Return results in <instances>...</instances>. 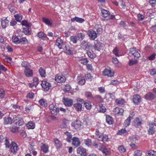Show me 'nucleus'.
Here are the masks:
<instances>
[{"label":"nucleus","instance_id":"f257e3e1","mask_svg":"<svg viewBox=\"0 0 156 156\" xmlns=\"http://www.w3.org/2000/svg\"><path fill=\"white\" fill-rule=\"evenodd\" d=\"M49 107V109L52 114L54 115L57 114L59 111V110L55 103H53L50 104Z\"/></svg>","mask_w":156,"mask_h":156},{"label":"nucleus","instance_id":"f03ea898","mask_svg":"<svg viewBox=\"0 0 156 156\" xmlns=\"http://www.w3.org/2000/svg\"><path fill=\"white\" fill-rule=\"evenodd\" d=\"M10 147L11 152L14 154H16L19 149L17 144L14 142H12L10 145Z\"/></svg>","mask_w":156,"mask_h":156},{"label":"nucleus","instance_id":"7ed1b4c3","mask_svg":"<svg viewBox=\"0 0 156 156\" xmlns=\"http://www.w3.org/2000/svg\"><path fill=\"white\" fill-rule=\"evenodd\" d=\"M149 129L148 130V133L150 134H153L154 133L155 128L156 126V119H154V123L149 124Z\"/></svg>","mask_w":156,"mask_h":156},{"label":"nucleus","instance_id":"20e7f679","mask_svg":"<svg viewBox=\"0 0 156 156\" xmlns=\"http://www.w3.org/2000/svg\"><path fill=\"white\" fill-rule=\"evenodd\" d=\"M130 53L133 55L134 58H138L140 56V54L138 50L135 48H132L130 49Z\"/></svg>","mask_w":156,"mask_h":156},{"label":"nucleus","instance_id":"39448f33","mask_svg":"<svg viewBox=\"0 0 156 156\" xmlns=\"http://www.w3.org/2000/svg\"><path fill=\"white\" fill-rule=\"evenodd\" d=\"M13 122L16 126H21L24 124L23 121L20 118L16 117L14 119Z\"/></svg>","mask_w":156,"mask_h":156},{"label":"nucleus","instance_id":"423d86ee","mask_svg":"<svg viewBox=\"0 0 156 156\" xmlns=\"http://www.w3.org/2000/svg\"><path fill=\"white\" fill-rule=\"evenodd\" d=\"M101 12L102 14V16L104 17H106L108 16L109 19H112L114 18V16L111 15L109 11L105 9H103L101 10Z\"/></svg>","mask_w":156,"mask_h":156},{"label":"nucleus","instance_id":"0eeeda50","mask_svg":"<svg viewBox=\"0 0 156 156\" xmlns=\"http://www.w3.org/2000/svg\"><path fill=\"white\" fill-rule=\"evenodd\" d=\"M103 74L105 76H107L109 77H112L114 75V72L112 71L110 68L105 69L103 71Z\"/></svg>","mask_w":156,"mask_h":156},{"label":"nucleus","instance_id":"6e6552de","mask_svg":"<svg viewBox=\"0 0 156 156\" xmlns=\"http://www.w3.org/2000/svg\"><path fill=\"white\" fill-rule=\"evenodd\" d=\"M72 126L76 130H80L82 126V123L79 120H76L72 124Z\"/></svg>","mask_w":156,"mask_h":156},{"label":"nucleus","instance_id":"1a4fd4ad","mask_svg":"<svg viewBox=\"0 0 156 156\" xmlns=\"http://www.w3.org/2000/svg\"><path fill=\"white\" fill-rule=\"evenodd\" d=\"M41 85L44 90L45 91H48L51 87L50 84L45 81H43Z\"/></svg>","mask_w":156,"mask_h":156},{"label":"nucleus","instance_id":"9d476101","mask_svg":"<svg viewBox=\"0 0 156 156\" xmlns=\"http://www.w3.org/2000/svg\"><path fill=\"white\" fill-rule=\"evenodd\" d=\"M55 80L59 83H62L65 82L66 80L65 77L63 76H59L57 75L55 77Z\"/></svg>","mask_w":156,"mask_h":156},{"label":"nucleus","instance_id":"9b49d317","mask_svg":"<svg viewBox=\"0 0 156 156\" xmlns=\"http://www.w3.org/2000/svg\"><path fill=\"white\" fill-rule=\"evenodd\" d=\"M87 34L89 37L93 40H94L97 37L96 32L92 30H89Z\"/></svg>","mask_w":156,"mask_h":156},{"label":"nucleus","instance_id":"f8f14e48","mask_svg":"<svg viewBox=\"0 0 156 156\" xmlns=\"http://www.w3.org/2000/svg\"><path fill=\"white\" fill-rule=\"evenodd\" d=\"M94 44V47L95 50L99 51L103 49V44L102 43L98 41H96Z\"/></svg>","mask_w":156,"mask_h":156},{"label":"nucleus","instance_id":"ddd939ff","mask_svg":"<svg viewBox=\"0 0 156 156\" xmlns=\"http://www.w3.org/2000/svg\"><path fill=\"white\" fill-rule=\"evenodd\" d=\"M24 73L27 77H32L33 76V71L30 68L25 69Z\"/></svg>","mask_w":156,"mask_h":156},{"label":"nucleus","instance_id":"4468645a","mask_svg":"<svg viewBox=\"0 0 156 156\" xmlns=\"http://www.w3.org/2000/svg\"><path fill=\"white\" fill-rule=\"evenodd\" d=\"M77 153L79 154L81 156H86L87 155L86 150L82 147H78L77 150Z\"/></svg>","mask_w":156,"mask_h":156},{"label":"nucleus","instance_id":"2eb2a0df","mask_svg":"<svg viewBox=\"0 0 156 156\" xmlns=\"http://www.w3.org/2000/svg\"><path fill=\"white\" fill-rule=\"evenodd\" d=\"M63 103L66 106L69 107L73 104V101L72 99L68 98L63 99Z\"/></svg>","mask_w":156,"mask_h":156},{"label":"nucleus","instance_id":"dca6fc26","mask_svg":"<svg viewBox=\"0 0 156 156\" xmlns=\"http://www.w3.org/2000/svg\"><path fill=\"white\" fill-rule=\"evenodd\" d=\"M99 150L101 151L105 155H107L110 154L109 150L105 146L103 145H101L99 148Z\"/></svg>","mask_w":156,"mask_h":156},{"label":"nucleus","instance_id":"f3484780","mask_svg":"<svg viewBox=\"0 0 156 156\" xmlns=\"http://www.w3.org/2000/svg\"><path fill=\"white\" fill-rule=\"evenodd\" d=\"M133 99V102L136 104H138L141 101L140 97L138 95L134 96Z\"/></svg>","mask_w":156,"mask_h":156},{"label":"nucleus","instance_id":"a211bd4d","mask_svg":"<svg viewBox=\"0 0 156 156\" xmlns=\"http://www.w3.org/2000/svg\"><path fill=\"white\" fill-rule=\"evenodd\" d=\"M43 22L48 26H51L52 25V22L51 19L43 17Z\"/></svg>","mask_w":156,"mask_h":156},{"label":"nucleus","instance_id":"6ab92c4d","mask_svg":"<svg viewBox=\"0 0 156 156\" xmlns=\"http://www.w3.org/2000/svg\"><path fill=\"white\" fill-rule=\"evenodd\" d=\"M98 139L100 141L103 142L104 143L108 141V138L107 136H104L103 135L99 136L98 138Z\"/></svg>","mask_w":156,"mask_h":156},{"label":"nucleus","instance_id":"aec40b11","mask_svg":"<svg viewBox=\"0 0 156 156\" xmlns=\"http://www.w3.org/2000/svg\"><path fill=\"white\" fill-rule=\"evenodd\" d=\"M56 44L58 46L59 49L62 48V46L63 45V41L60 38H58L56 41Z\"/></svg>","mask_w":156,"mask_h":156},{"label":"nucleus","instance_id":"412c9836","mask_svg":"<svg viewBox=\"0 0 156 156\" xmlns=\"http://www.w3.org/2000/svg\"><path fill=\"white\" fill-rule=\"evenodd\" d=\"M75 109L78 112H81L82 106L81 104L77 103L73 105Z\"/></svg>","mask_w":156,"mask_h":156},{"label":"nucleus","instance_id":"4be33fe9","mask_svg":"<svg viewBox=\"0 0 156 156\" xmlns=\"http://www.w3.org/2000/svg\"><path fill=\"white\" fill-rule=\"evenodd\" d=\"M85 20L83 19L79 18L77 17H75L71 19V21L73 22L76 21L77 22L80 23H82Z\"/></svg>","mask_w":156,"mask_h":156},{"label":"nucleus","instance_id":"5701e85b","mask_svg":"<svg viewBox=\"0 0 156 156\" xmlns=\"http://www.w3.org/2000/svg\"><path fill=\"white\" fill-rule=\"evenodd\" d=\"M72 144L74 146L76 147L79 146L80 143L79 141V139L77 137H74L72 139Z\"/></svg>","mask_w":156,"mask_h":156},{"label":"nucleus","instance_id":"b1692460","mask_svg":"<svg viewBox=\"0 0 156 156\" xmlns=\"http://www.w3.org/2000/svg\"><path fill=\"white\" fill-rule=\"evenodd\" d=\"M114 112L115 114L122 115L123 112V110L122 109L117 107L114 110Z\"/></svg>","mask_w":156,"mask_h":156},{"label":"nucleus","instance_id":"393cba45","mask_svg":"<svg viewBox=\"0 0 156 156\" xmlns=\"http://www.w3.org/2000/svg\"><path fill=\"white\" fill-rule=\"evenodd\" d=\"M154 98V95L151 92L148 93L145 96V98L147 100H152Z\"/></svg>","mask_w":156,"mask_h":156},{"label":"nucleus","instance_id":"a878e982","mask_svg":"<svg viewBox=\"0 0 156 156\" xmlns=\"http://www.w3.org/2000/svg\"><path fill=\"white\" fill-rule=\"evenodd\" d=\"M87 54L88 57L91 58L93 59L96 57V54L94 53L91 50H90H90L88 51H87Z\"/></svg>","mask_w":156,"mask_h":156},{"label":"nucleus","instance_id":"bb28decb","mask_svg":"<svg viewBox=\"0 0 156 156\" xmlns=\"http://www.w3.org/2000/svg\"><path fill=\"white\" fill-rule=\"evenodd\" d=\"M12 120L10 117H5L4 119V123L5 125L10 124L12 123Z\"/></svg>","mask_w":156,"mask_h":156},{"label":"nucleus","instance_id":"cd10ccee","mask_svg":"<svg viewBox=\"0 0 156 156\" xmlns=\"http://www.w3.org/2000/svg\"><path fill=\"white\" fill-rule=\"evenodd\" d=\"M98 111L100 112L104 113L106 111V108L102 104H100L98 108Z\"/></svg>","mask_w":156,"mask_h":156},{"label":"nucleus","instance_id":"c85d7f7f","mask_svg":"<svg viewBox=\"0 0 156 156\" xmlns=\"http://www.w3.org/2000/svg\"><path fill=\"white\" fill-rule=\"evenodd\" d=\"M41 148L42 151L45 153L47 152L48 151V146L45 144H43Z\"/></svg>","mask_w":156,"mask_h":156},{"label":"nucleus","instance_id":"c756f323","mask_svg":"<svg viewBox=\"0 0 156 156\" xmlns=\"http://www.w3.org/2000/svg\"><path fill=\"white\" fill-rule=\"evenodd\" d=\"M9 21L7 19V18L2 20L1 25L3 28H5L8 25Z\"/></svg>","mask_w":156,"mask_h":156},{"label":"nucleus","instance_id":"7c9ffc66","mask_svg":"<svg viewBox=\"0 0 156 156\" xmlns=\"http://www.w3.org/2000/svg\"><path fill=\"white\" fill-rule=\"evenodd\" d=\"M64 133L67 136V137L66 138V140L69 142H71L72 136L70 133L66 132Z\"/></svg>","mask_w":156,"mask_h":156},{"label":"nucleus","instance_id":"2f4dec72","mask_svg":"<svg viewBox=\"0 0 156 156\" xmlns=\"http://www.w3.org/2000/svg\"><path fill=\"white\" fill-rule=\"evenodd\" d=\"M27 129H34L35 127V125L34 123L30 121L27 124Z\"/></svg>","mask_w":156,"mask_h":156},{"label":"nucleus","instance_id":"473e14b6","mask_svg":"<svg viewBox=\"0 0 156 156\" xmlns=\"http://www.w3.org/2000/svg\"><path fill=\"white\" fill-rule=\"evenodd\" d=\"M106 121L107 123L109 125L112 124L113 122V118L109 115L106 116Z\"/></svg>","mask_w":156,"mask_h":156},{"label":"nucleus","instance_id":"72a5a7b5","mask_svg":"<svg viewBox=\"0 0 156 156\" xmlns=\"http://www.w3.org/2000/svg\"><path fill=\"white\" fill-rule=\"evenodd\" d=\"M12 40L13 42L16 44H19L20 39L16 35L12 37Z\"/></svg>","mask_w":156,"mask_h":156},{"label":"nucleus","instance_id":"f704fd0d","mask_svg":"<svg viewBox=\"0 0 156 156\" xmlns=\"http://www.w3.org/2000/svg\"><path fill=\"white\" fill-rule=\"evenodd\" d=\"M85 107L87 110H90L91 108L92 105L91 102L89 101L84 103Z\"/></svg>","mask_w":156,"mask_h":156},{"label":"nucleus","instance_id":"c9c22d12","mask_svg":"<svg viewBox=\"0 0 156 156\" xmlns=\"http://www.w3.org/2000/svg\"><path fill=\"white\" fill-rule=\"evenodd\" d=\"M40 75L42 77H45L46 72L45 70L42 68H41L39 70Z\"/></svg>","mask_w":156,"mask_h":156},{"label":"nucleus","instance_id":"e433bc0d","mask_svg":"<svg viewBox=\"0 0 156 156\" xmlns=\"http://www.w3.org/2000/svg\"><path fill=\"white\" fill-rule=\"evenodd\" d=\"M21 65L22 67H23L25 68V69L28 68L30 67V63L27 62H23Z\"/></svg>","mask_w":156,"mask_h":156},{"label":"nucleus","instance_id":"4c0bfd02","mask_svg":"<svg viewBox=\"0 0 156 156\" xmlns=\"http://www.w3.org/2000/svg\"><path fill=\"white\" fill-rule=\"evenodd\" d=\"M55 144L57 148H59L62 145V144L61 142L57 139H55L54 140Z\"/></svg>","mask_w":156,"mask_h":156},{"label":"nucleus","instance_id":"58836bf2","mask_svg":"<svg viewBox=\"0 0 156 156\" xmlns=\"http://www.w3.org/2000/svg\"><path fill=\"white\" fill-rule=\"evenodd\" d=\"M39 103L43 107H46L47 105L46 101L43 99L40 100L39 101Z\"/></svg>","mask_w":156,"mask_h":156},{"label":"nucleus","instance_id":"ea45409f","mask_svg":"<svg viewBox=\"0 0 156 156\" xmlns=\"http://www.w3.org/2000/svg\"><path fill=\"white\" fill-rule=\"evenodd\" d=\"M28 41L26 38L23 37L20 39L19 44L20 43L22 44H28Z\"/></svg>","mask_w":156,"mask_h":156},{"label":"nucleus","instance_id":"a19ab883","mask_svg":"<svg viewBox=\"0 0 156 156\" xmlns=\"http://www.w3.org/2000/svg\"><path fill=\"white\" fill-rule=\"evenodd\" d=\"M68 121L66 119H64L62 121V123L61 126L62 128H66L67 127V124Z\"/></svg>","mask_w":156,"mask_h":156},{"label":"nucleus","instance_id":"79ce46f5","mask_svg":"<svg viewBox=\"0 0 156 156\" xmlns=\"http://www.w3.org/2000/svg\"><path fill=\"white\" fill-rule=\"evenodd\" d=\"M131 118H132L129 116L125 121L124 123L125 126H127L129 125L131 119Z\"/></svg>","mask_w":156,"mask_h":156},{"label":"nucleus","instance_id":"37998d69","mask_svg":"<svg viewBox=\"0 0 156 156\" xmlns=\"http://www.w3.org/2000/svg\"><path fill=\"white\" fill-rule=\"evenodd\" d=\"M115 102L118 105H123L125 103V101L122 99H116L115 100Z\"/></svg>","mask_w":156,"mask_h":156},{"label":"nucleus","instance_id":"c03bdc74","mask_svg":"<svg viewBox=\"0 0 156 156\" xmlns=\"http://www.w3.org/2000/svg\"><path fill=\"white\" fill-rule=\"evenodd\" d=\"M134 123V125L135 126H137L140 125L141 122L139 120V119L138 118H136L133 121Z\"/></svg>","mask_w":156,"mask_h":156},{"label":"nucleus","instance_id":"a18cd8bd","mask_svg":"<svg viewBox=\"0 0 156 156\" xmlns=\"http://www.w3.org/2000/svg\"><path fill=\"white\" fill-rule=\"evenodd\" d=\"M130 141L132 143L135 144L138 141V139L136 136L130 137L129 138Z\"/></svg>","mask_w":156,"mask_h":156},{"label":"nucleus","instance_id":"49530a36","mask_svg":"<svg viewBox=\"0 0 156 156\" xmlns=\"http://www.w3.org/2000/svg\"><path fill=\"white\" fill-rule=\"evenodd\" d=\"M21 24L27 27H28L31 26V24L28 23L27 21L26 20L22 21Z\"/></svg>","mask_w":156,"mask_h":156},{"label":"nucleus","instance_id":"de8ad7c7","mask_svg":"<svg viewBox=\"0 0 156 156\" xmlns=\"http://www.w3.org/2000/svg\"><path fill=\"white\" fill-rule=\"evenodd\" d=\"M65 48L66 49V51L69 55H71L72 54V51L71 49L69 46H65Z\"/></svg>","mask_w":156,"mask_h":156},{"label":"nucleus","instance_id":"09e8293b","mask_svg":"<svg viewBox=\"0 0 156 156\" xmlns=\"http://www.w3.org/2000/svg\"><path fill=\"white\" fill-rule=\"evenodd\" d=\"M119 151L121 153H124L126 151V148L123 145H121L118 147Z\"/></svg>","mask_w":156,"mask_h":156},{"label":"nucleus","instance_id":"8fccbe9b","mask_svg":"<svg viewBox=\"0 0 156 156\" xmlns=\"http://www.w3.org/2000/svg\"><path fill=\"white\" fill-rule=\"evenodd\" d=\"M38 79L37 77H34L33 80V85L36 86L38 85Z\"/></svg>","mask_w":156,"mask_h":156},{"label":"nucleus","instance_id":"3c124183","mask_svg":"<svg viewBox=\"0 0 156 156\" xmlns=\"http://www.w3.org/2000/svg\"><path fill=\"white\" fill-rule=\"evenodd\" d=\"M147 153L149 156H155V154L156 152L152 150H150L147 152Z\"/></svg>","mask_w":156,"mask_h":156},{"label":"nucleus","instance_id":"603ef678","mask_svg":"<svg viewBox=\"0 0 156 156\" xmlns=\"http://www.w3.org/2000/svg\"><path fill=\"white\" fill-rule=\"evenodd\" d=\"M10 130L12 132H16L18 131V128L16 126L10 127Z\"/></svg>","mask_w":156,"mask_h":156},{"label":"nucleus","instance_id":"864d4df0","mask_svg":"<svg viewBox=\"0 0 156 156\" xmlns=\"http://www.w3.org/2000/svg\"><path fill=\"white\" fill-rule=\"evenodd\" d=\"M15 19L19 22H20L22 19V17L21 15L20 14H16L14 15Z\"/></svg>","mask_w":156,"mask_h":156},{"label":"nucleus","instance_id":"5fc2aeb1","mask_svg":"<svg viewBox=\"0 0 156 156\" xmlns=\"http://www.w3.org/2000/svg\"><path fill=\"white\" fill-rule=\"evenodd\" d=\"M5 94V92L2 89H0V98H2Z\"/></svg>","mask_w":156,"mask_h":156},{"label":"nucleus","instance_id":"6e6d98bb","mask_svg":"<svg viewBox=\"0 0 156 156\" xmlns=\"http://www.w3.org/2000/svg\"><path fill=\"white\" fill-rule=\"evenodd\" d=\"M70 40L71 41L73 42V43H76L77 42V36H71L70 38Z\"/></svg>","mask_w":156,"mask_h":156},{"label":"nucleus","instance_id":"4d7b16f0","mask_svg":"<svg viewBox=\"0 0 156 156\" xmlns=\"http://www.w3.org/2000/svg\"><path fill=\"white\" fill-rule=\"evenodd\" d=\"M113 54L116 56H119V50L117 47H115L113 50Z\"/></svg>","mask_w":156,"mask_h":156},{"label":"nucleus","instance_id":"13d9d810","mask_svg":"<svg viewBox=\"0 0 156 156\" xmlns=\"http://www.w3.org/2000/svg\"><path fill=\"white\" fill-rule=\"evenodd\" d=\"M85 95L86 97L88 98H92V95L91 93L89 91H86L85 93Z\"/></svg>","mask_w":156,"mask_h":156},{"label":"nucleus","instance_id":"bf43d9fd","mask_svg":"<svg viewBox=\"0 0 156 156\" xmlns=\"http://www.w3.org/2000/svg\"><path fill=\"white\" fill-rule=\"evenodd\" d=\"M141 155L142 152L140 151L137 150L134 152V156H141Z\"/></svg>","mask_w":156,"mask_h":156},{"label":"nucleus","instance_id":"052dcab7","mask_svg":"<svg viewBox=\"0 0 156 156\" xmlns=\"http://www.w3.org/2000/svg\"><path fill=\"white\" fill-rule=\"evenodd\" d=\"M85 77L86 79L90 80V81L91 80V79L93 77L90 73L86 74L85 75Z\"/></svg>","mask_w":156,"mask_h":156},{"label":"nucleus","instance_id":"680f3d73","mask_svg":"<svg viewBox=\"0 0 156 156\" xmlns=\"http://www.w3.org/2000/svg\"><path fill=\"white\" fill-rule=\"evenodd\" d=\"M34 94L31 92L28 93L27 95V97L30 99H32L33 98Z\"/></svg>","mask_w":156,"mask_h":156},{"label":"nucleus","instance_id":"e2e57ef3","mask_svg":"<svg viewBox=\"0 0 156 156\" xmlns=\"http://www.w3.org/2000/svg\"><path fill=\"white\" fill-rule=\"evenodd\" d=\"M77 37H78L80 40H82L84 37V35L82 33H78L77 34Z\"/></svg>","mask_w":156,"mask_h":156},{"label":"nucleus","instance_id":"0e129e2a","mask_svg":"<svg viewBox=\"0 0 156 156\" xmlns=\"http://www.w3.org/2000/svg\"><path fill=\"white\" fill-rule=\"evenodd\" d=\"M82 48L85 50L86 51L89 50H90L89 46H88L87 44H85V45H82L81 46Z\"/></svg>","mask_w":156,"mask_h":156},{"label":"nucleus","instance_id":"69168bd1","mask_svg":"<svg viewBox=\"0 0 156 156\" xmlns=\"http://www.w3.org/2000/svg\"><path fill=\"white\" fill-rule=\"evenodd\" d=\"M37 36L40 38L43 39V37L44 36V34L43 33L41 32H39L37 34Z\"/></svg>","mask_w":156,"mask_h":156},{"label":"nucleus","instance_id":"338daca9","mask_svg":"<svg viewBox=\"0 0 156 156\" xmlns=\"http://www.w3.org/2000/svg\"><path fill=\"white\" fill-rule=\"evenodd\" d=\"M5 144L6 147L9 148V139L7 138H6L5 140Z\"/></svg>","mask_w":156,"mask_h":156},{"label":"nucleus","instance_id":"774afa93","mask_svg":"<svg viewBox=\"0 0 156 156\" xmlns=\"http://www.w3.org/2000/svg\"><path fill=\"white\" fill-rule=\"evenodd\" d=\"M112 60L113 62L115 64H117L119 62L118 59L115 57H113Z\"/></svg>","mask_w":156,"mask_h":156}]
</instances>
